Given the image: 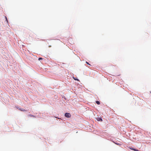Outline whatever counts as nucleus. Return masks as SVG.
I'll use <instances>...</instances> for the list:
<instances>
[{
	"instance_id": "6e6552de",
	"label": "nucleus",
	"mask_w": 151,
	"mask_h": 151,
	"mask_svg": "<svg viewBox=\"0 0 151 151\" xmlns=\"http://www.w3.org/2000/svg\"><path fill=\"white\" fill-rule=\"evenodd\" d=\"M5 17L6 19V20L8 22V20H7V18L6 17Z\"/></svg>"
},
{
	"instance_id": "7ed1b4c3",
	"label": "nucleus",
	"mask_w": 151,
	"mask_h": 151,
	"mask_svg": "<svg viewBox=\"0 0 151 151\" xmlns=\"http://www.w3.org/2000/svg\"><path fill=\"white\" fill-rule=\"evenodd\" d=\"M96 103L97 104H98V105H99V104H100V103L99 101H96Z\"/></svg>"
},
{
	"instance_id": "f257e3e1",
	"label": "nucleus",
	"mask_w": 151,
	"mask_h": 151,
	"mask_svg": "<svg viewBox=\"0 0 151 151\" xmlns=\"http://www.w3.org/2000/svg\"><path fill=\"white\" fill-rule=\"evenodd\" d=\"M65 115V116L67 118H70L71 116L70 114L69 113H66Z\"/></svg>"
},
{
	"instance_id": "9d476101",
	"label": "nucleus",
	"mask_w": 151,
	"mask_h": 151,
	"mask_svg": "<svg viewBox=\"0 0 151 151\" xmlns=\"http://www.w3.org/2000/svg\"><path fill=\"white\" fill-rule=\"evenodd\" d=\"M130 149L132 150H133V149H134L133 148H130Z\"/></svg>"
},
{
	"instance_id": "f8f14e48",
	"label": "nucleus",
	"mask_w": 151,
	"mask_h": 151,
	"mask_svg": "<svg viewBox=\"0 0 151 151\" xmlns=\"http://www.w3.org/2000/svg\"><path fill=\"white\" fill-rule=\"evenodd\" d=\"M150 93H151V91H150Z\"/></svg>"
},
{
	"instance_id": "20e7f679",
	"label": "nucleus",
	"mask_w": 151,
	"mask_h": 151,
	"mask_svg": "<svg viewBox=\"0 0 151 151\" xmlns=\"http://www.w3.org/2000/svg\"><path fill=\"white\" fill-rule=\"evenodd\" d=\"M20 110H21V111H26V110L25 109H20Z\"/></svg>"
},
{
	"instance_id": "1a4fd4ad",
	"label": "nucleus",
	"mask_w": 151,
	"mask_h": 151,
	"mask_svg": "<svg viewBox=\"0 0 151 151\" xmlns=\"http://www.w3.org/2000/svg\"><path fill=\"white\" fill-rule=\"evenodd\" d=\"M133 150H134V151H138V150H136V149H133Z\"/></svg>"
},
{
	"instance_id": "9b49d317",
	"label": "nucleus",
	"mask_w": 151,
	"mask_h": 151,
	"mask_svg": "<svg viewBox=\"0 0 151 151\" xmlns=\"http://www.w3.org/2000/svg\"><path fill=\"white\" fill-rule=\"evenodd\" d=\"M86 63L89 65V63H88L87 62H86Z\"/></svg>"
},
{
	"instance_id": "423d86ee",
	"label": "nucleus",
	"mask_w": 151,
	"mask_h": 151,
	"mask_svg": "<svg viewBox=\"0 0 151 151\" xmlns=\"http://www.w3.org/2000/svg\"><path fill=\"white\" fill-rule=\"evenodd\" d=\"M29 116H30V117H34V116H33V115H29Z\"/></svg>"
},
{
	"instance_id": "39448f33",
	"label": "nucleus",
	"mask_w": 151,
	"mask_h": 151,
	"mask_svg": "<svg viewBox=\"0 0 151 151\" xmlns=\"http://www.w3.org/2000/svg\"><path fill=\"white\" fill-rule=\"evenodd\" d=\"M73 78L74 79V80H77V81H79L78 79L77 78H75L74 77H73Z\"/></svg>"
},
{
	"instance_id": "0eeeda50",
	"label": "nucleus",
	"mask_w": 151,
	"mask_h": 151,
	"mask_svg": "<svg viewBox=\"0 0 151 151\" xmlns=\"http://www.w3.org/2000/svg\"><path fill=\"white\" fill-rule=\"evenodd\" d=\"M42 58H39L38 59V60H42Z\"/></svg>"
},
{
	"instance_id": "f03ea898",
	"label": "nucleus",
	"mask_w": 151,
	"mask_h": 151,
	"mask_svg": "<svg viewBox=\"0 0 151 151\" xmlns=\"http://www.w3.org/2000/svg\"><path fill=\"white\" fill-rule=\"evenodd\" d=\"M97 120L98 121H102V120L101 118V117H98L97 118Z\"/></svg>"
}]
</instances>
